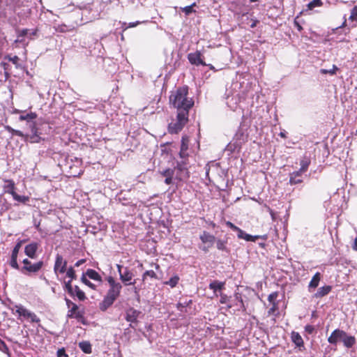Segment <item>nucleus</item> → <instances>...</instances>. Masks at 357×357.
Returning <instances> with one entry per match:
<instances>
[{"label":"nucleus","mask_w":357,"mask_h":357,"mask_svg":"<svg viewBox=\"0 0 357 357\" xmlns=\"http://www.w3.org/2000/svg\"><path fill=\"white\" fill-rule=\"evenodd\" d=\"M188 86L184 85L171 91L169 105L176 109L175 121L169 123L167 128L172 135L178 134L188 122L189 112L195 104L193 99L188 97Z\"/></svg>","instance_id":"1"},{"label":"nucleus","mask_w":357,"mask_h":357,"mask_svg":"<svg viewBox=\"0 0 357 357\" xmlns=\"http://www.w3.org/2000/svg\"><path fill=\"white\" fill-rule=\"evenodd\" d=\"M106 280L109 284V288L107 291L103 300L99 303V309L105 312L110 307L114 301L119 297L122 285L117 282L112 276L106 278Z\"/></svg>","instance_id":"2"},{"label":"nucleus","mask_w":357,"mask_h":357,"mask_svg":"<svg viewBox=\"0 0 357 357\" xmlns=\"http://www.w3.org/2000/svg\"><path fill=\"white\" fill-rule=\"evenodd\" d=\"M328 342L335 346L339 342H342L346 348L350 349L356 344V340L354 336L349 335L344 331L337 328L331 333V335L328 337Z\"/></svg>","instance_id":"3"},{"label":"nucleus","mask_w":357,"mask_h":357,"mask_svg":"<svg viewBox=\"0 0 357 357\" xmlns=\"http://www.w3.org/2000/svg\"><path fill=\"white\" fill-rule=\"evenodd\" d=\"M23 266L20 268V271L25 275L33 276L43 268L44 262L39 260L35 263H32L29 259H24L22 261Z\"/></svg>","instance_id":"4"},{"label":"nucleus","mask_w":357,"mask_h":357,"mask_svg":"<svg viewBox=\"0 0 357 357\" xmlns=\"http://www.w3.org/2000/svg\"><path fill=\"white\" fill-rule=\"evenodd\" d=\"M15 310V314H17L19 317H23L27 320H29L31 323H39L40 319L38 316L34 313L26 309L22 305H15L13 311Z\"/></svg>","instance_id":"5"},{"label":"nucleus","mask_w":357,"mask_h":357,"mask_svg":"<svg viewBox=\"0 0 357 357\" xmlns=\"http://www.w3.org/2000/svg\"><path fill=\"white\" fill-rule=\"evenodd\" d=\"M185 161L178 162L174 171L176 170V178L179 181H187L190 178V172Z\"/></svg>","instance_id":"6"},{"label":"nucleus","mask_w":357,"mask_h":357,"mask_svg":"<svg viewBox=\"0 0 357 357\" xmlns=\"http://www.w3.org/2000/svg\"><path fill=\"white\" fill-rule=\"evenodd\" d=\"M25 241L19 240L15 245L14 246L10 257V261L9 262L10 266L15 269H20L17 259L20 252V250Z\"/></svg>","instance_id":"7"},{"label":"nucleus","mask_w":357,"mask_h":357,"mask_svg":"<svg viewBox=\"0 0 357 357\" xmlns=\"http://www.w3.org/2000/svg\"><path fill=\"white\" fill-rule=\"evenodd\" d=\"M67 261L63 259V257L57 254L55 259V263L54 265V272L55 274H63L66 271Z\"/></svg>","instance_id":"8"},{"label":"nucleus","mask_w":357,"mask_h":357,"mask_svg":"<svg viewBox=\"0 0 357 357\" xmlns=\"http://www.w3.org/2000/svg\"><path fill=\"white\" fill-rule=\"evenodd\" d=\"M202 54L199 51L191 52L188 54V59L192 65L195 66H207L202 59Z\"/></svg>","instance_id":"9"},{"label":"nucleus","mask_w":357,"mask_h":357,"mask_svg":"<svg viewBox=\"0 0 357 357\" xmlns=\"http://www.w3.org/2000/svg\"><path fill=\"white\" fill-rule=\"evenodd\" d=\"M134 275L132 271L128 268L125 267L123 268V273L119 275L120 280L125 285H130L135 284L134 282H131Z\"/></svg>","instance_id":"10"},{"label":"nucleus","mask_w":357,"mask_h":357,"mask_svg":"<svg viewBox=\"0 0 357 357\" xmlns=\"http://www.w3.org/2000/svg\"><path fill=\"white\" fill-rule=\"evenodd\" d=\"M140 312L134 309L133 307L128 308L126 312V320L128 322L135 323L137 321V318Z\"/></svg>","instance_id":"11"},{"label":"nucleus","mask_w":357,"mask_h":357,"mask_svg":"<svg viewBox=\"0 0 357 357\" xmlns=\"http://www.w3.org/2000/svg\"><path fill=\"white\" fill-rule=\"evenodd\" d=\"M38 248L37 243H31L25 246L24 253L31 259H35L36 257V252Z\"/></svg>","instance_id":"12"},{"label":"nucleus","mask_w":357,"mask_h":357,"mask_svg":"<svg viewBox=\"0 0 357 357\" xmlns=\"http://www.w3.org/2000/svg\"><path fill=\"white\" fill-rule=\"evenodd\" d=\"M4 185L3 186L5 193L13 195L15 192V183L12 179H3Z\"/></svg>","instance_id":"13"},{"label":"nucleus","mask_w":357,"mask_h":357,"mask_svg":"<svg viewBox=\"0 0 357 357\" xmlns=\"http://www.w3.org/2000/svg\"><path fill=\"white\" fill-rule=\"evenodd\" d=\"M303 174V173L299 170L291 173L289 174V183L291 185L301 183L303 182V179L301 178Z\"/></svg>","instance_id":"14"},{"label":"nucleus","mask_w":357,"mask_h":357,"mask_svg":"<svg viewBox=\"0 0 357 357\" xmlns=\"http://www.w3.org/2000/svg\"><path fill=\"white\" fill-rule=\"evenodd\" d=\"M332 290V286L325 285L318 289L317 291L314 294L316 298H321L328 295Z\"/></svg>","instance_id":"15"},{"label":"nucleus","mask_w":357,"mask_h":357,"mask_svg":"<svg viewBox=\"0 0 357 357\" xmlns=\"http://www.w3.org/2000/svg\"><path fill=\"white\" fill-rule=\"evenodd\" d=\"M321 279V273L319 272H317L313 275L312 278L311 279L310 282H309L308 289L310 291H311V289H314L319 286Z\"/></svg>","instance_id":"16"},{"label":"nucleus","mask_w":357,"mask_h":357,"mask_svg":"<svg viewBox=\"0 0 357 357\" xmlns=\"http://www.w3.org/2000/svg\"><path fill=\"white\" fill-rule=\"evenodd\" d=\"M225 282L213 280L209 284L208 287L210 289L213 290L214 293H215L217 291H221L225 289Z\"/></svg>","instance_id":"17"},{"label":"nucleus","mask_w":357,"mask_h":357,"mask_svg":"<svg viewBox=\"0 0 357 357\" xmlns=\"http://www.w3.org/2000/svg\"><path fill=\"white\" fill-rule=\"evenodd\" d=\"M200 240L203 243H209L212 245L215 241V237L207 231H204L200 235Z\"/></svg>","instance_id":"18"},{"label":"nucleus","mask_w":357,"mask_h":357,"mask_svg":"<svg viewBox=\"0 0 357 357\" xmlns=\"http://www.w3.org/2000/svg\"><path fill=\"white\" fill-rule=\"evenodd\" d=\"M291 338L292 342L296 345V347H304L303 340L298 333L293 331L291 335Z\"/></svg>","instance_id":"19"},{"label":"nucleus","mask_w":357,"mask_h":357,"mask_svg":"<svg viewBox=\"0 0 357 357\" xmlns=\"http://www.w3.org/2000/svg\"><path fill=\"white\" fill-rule=\"evenodd\" d=\"M84 274L88 276L91 280L100 282H102V277L96 271L93 269L89 268Z\"/></svg>","instance_id":"20"},{"label":"nucleus","mask_w":357,"mask_h":357,"mask_svg":"<svg viewBox=\"0 0 357 357\" xmlns=\"http://www.w3.org/2000/svg\"><path fill=\"white\" fill-rule=\"evenodd\" d=\"M79 347L85 354H89L92 352L91 344L89 342L83 341L79 342Z\"/></svg>","instance_id":"21"},{"label":"nucleus","mask_w":357,"mask_h":357,"mask_svg":"<svg viewBox=\"0 0 357 357\" xmlns=\"http://www.w3.org/2000/svg\"><path fill=\"white\" fill-rule=\"evenodd\" d=\"M38 115L36 112H29L25 115H20L19 117L20 121H26L29 122L32 120H34L37 118Z\"/></svg>","instance_id":"22"},{"label":"nucleus","mask_w":357,"mask_h":357,"mask_svg":"<svg viewBox=\"0 0 357 357\" xmlns=\"http://www.w3.org/2000/svg\"><path fill=\"white\" fill-rule=\"evenodd\" d=\"M310 164V160L309 158L304 157L300 162L301 168L299 169L300 172L305 173Z\"/></svg>","instance_id":"23"},{"label":"nucleus","mask_w":357,"mask_h":357,"mask_svg":"<svg viewBox=\"0 0 357 357\" xmlns=\"http://www.w3.org/2000/svg\"><path fill=\"white\" fill-rule=\"evenodd\" d=\"M40 131L43 132V135H50L52 131V128L50 126V123L47 122H43L40 123Z\"/></svg>","instance_id":"24"},{"label":"nucleus","mask_w":357,"mask_h":357,"mask_svg":"<svg viewBox=\"0 0 357 357\" xmlns=\"http://www.w3.org/2000/svg\"><path fill=\"white\" fill-rule=\"evenodd\" d=\"M73 291L75 293V296H77V298L79 301H84L86 298V296L84 291H82L78 286H75L73 289Z\"/></svg>","instance_id":"25"},{"label":"nucleus","mask_w":357,"mask_h":357,"mask_svg":"<svg viewBox=\"0 0 357 357\" xmlns=\"http://www.w3.org/2000/svg\"><path fill=\"white\" fill-rule=\"evenodd\" d=\"M179 280H180V278H179L178 275H175L173 277H172L169 280L165 281L164 282V284L166 285H169L172 288H174L178 284Z\"/></svg>","instance_id":"26"},{"label":"nucleus","mask_w":357,"mask_h":357,"mask_svg":"<svg viewBox=\"0 0 357 357\" xmlns=\"http://www.w3.org/2000/svg\"><path fill=\"white\" fill-rule=\"evenodd\" d=\"M72 281L73 280H69L68 281L64 282L63 288L70 296L75 297V293L73 291L74 287L72 285Z\"/></svg>","instance_id":"27"},{"label":"nucleus","mask_w":357,"mask_h":357,"mask_svg":"<svg viewBox=\"0 0 357 357\" xmlns=\"http://www.w3.org/2000/svg\"><path fill=\"white\" fill-rule=\"evenodd\" d=\"M30 128H31V135H35L37 134L43 135V132L40 130V124H38L36 122H33L30 125Z\"/></svg>","instance_id":"28"},{"label":"nucleus","mask_w":357,"mask_h":357,"mask_svg":"<svg viewBox=\"0 0 357 357\" xmlns=\"http://www.w3.org/2000/svg\"><path fill=\"white\" fill-rule=\"evenodd\" d=\"M13 198L18 202H20V203H22V204H26V202H28L29 201V197L28 196H24V195H19L18 194H17L16 192H15L13 195H12Z\"/></svg>","instance_id":"29"},{"label":"nucleus","mask_w":357,"mask_h":357,"mask_svg":"<svg viewBox=\"0 0 357 357\" xmlns=\"http://www.w3.org/2000/svg\"><path fill=\"white\" fill-rule=\"evenodd\" d=\"M267 238L266 235H264V236H252V235H250L248 234H245V235L244 236V240H245L246 241H252V242H255L258 238H263L264 240H266Z\"/></svg>","instance_id":"30"},{"label":"nucleus","mask_w":357,"mask_h":357,"mask_svg":"<svg viewBox=\"0 0 357 357\" xmlns=\"http://www.w3.org/2000/svg\"><path fill=\"white\" fill-rule=\"evenodd\" d=\"M84 312L83 311H77V312L74 314V317L78 321L81 322L82 324L86 325V321L84 316Z\"/></svg>","instance_id":"31"},{"label":"nucleus","mask_w":357,"mask_h":357,"mask_svg":"<svg viewBox=\"0 0 357 357\" xmlns=\"http://www.w3.org/2000/svg\"><path fill=\"white\" fill-rule=\"evenodd\" d=\"M322 6L323 2L321 0H312L307 5V7L308 10H312L316 7H321Z\"/></svg>","instance_id":"32"},{"label":"nucleus","mask_w":357,"mask_h":357,"mask_svg":"<svg viewBox=\"0 0 357 357\" xmlns=\"http://www.w3.org/2000/svg\"><path fill=\"white\" fill-rule=\"evenodd\" d=\"M147 277L158 279L157 274L153 270L146 271L142 275V281H145Z\"/></svg>","instance_id":"33"},{"label":"nucleus","mask_w":357,"mask_h":357,"mask_svg":"<svg viewBox=\"0 0 357 357\" xmlns=\"http://www.w3.org/2000/svg\"><path fill=\"white\" fill-rule=\"evenodd\" d=\"M0 66L3 68L4 70V75L6 79H8L10 76V66L8 63L6 62H1Z\"/></svg>","instance_id":"34"},{"label":"nucleus","mask_w":357,"mask_h":357,"mask_svg":"<svg viewBox=\"0 0 357 357\" xmlns=\"http://www.w3.org/2000/svg\"><path fill=\"white\" fill-rule=\"evenodd\" d=\"M66 276L70 278V280H73L77 278V275L75 271L73 266H70L68 268H66Z\"/></svg>","instance_id":"35"},{"label":"nucleus","mask_w":357,"mask_h":357,"mask_svg":"<svg viewBox=\"0 0 357 357\" xmlns=\"http://www.w3.org/2000/svg\"><path fill=\"white\" fill-rule=\"evenodd\" d=\"M81 281L82 282H83L85 285L88 286L89 287H90L91 289H93L95 290L96 289V286L93 284L92 282H91L87 278H86V275H84V273L82 274V277H81Z\"/></svg>","instance_id":"36"},{"label":"nucleus","mask_w":357,"mask_h":357,"mask_svg":"<svg viewBox=\"0 0 357 357\" xmlns=\"http://www.w3.org/2000/svg\"><path fill=\"white\" fill-rule=\"evenodd\" d=\"M43 135H30L29 139L31 143H40L41 141H44L45 138L42 137Z\"/></svg>","instance_id":"37"},{"label":"nucleus","mask_w":357,"mask_h":357,"mask_svg":"<svg viewBox=\"0 0 357 357\" xmlns=\"http://www.w3.org/2000/svg\"><path fill=\"white\" fill-rule=\"evenodd\" d=\"M338 70V68L335 65H333V68L331 70L326 69H321L320 72L323 75L330 74L331 75H334L336 74V72Z\"/></svg>","instance_id":"38"},{"label":"nucleus","mask_w":357,"mask_h":357,"mask_svg":"<svg viewBox=\"0 0 357 357\" xmlns=\"http://www.w3.org/2000/svg\"><path fill=\"white\" fill-rule=\"evenodd\" d=\"M6 128L13 135H16V136L21 137H24V135L20 130L13 129V128H11L10 126H6Z\"/></svg>","instance_id":"39"},{"label":"nucleus","mask_w":357,"mask_h":357,"mask_svg":"<svg viewBox=\"0 0 357 357\" xmlns=\"http://www.w3.org/2000/svg\"><path fill=\"white\" fill-rule=\"evenodd\" d=\"M189 146V139L187 136H183L181 138V149L188 151Z\"/></svg>","instance_id":"40"},{"label":"nucleus","mask_w":357,"mask_h":357,"mask_svg":"<svg viewBox=\"0 0 357 357\" xmlns=\"http://www.w3.org/2000/svg\"><path fill=\"white\" fill-rule=\"evenodd\" d=\"M196 6L195 3H193L190 6H188L183 8H181V10L186 15H189L190 13L195 12V10H193V7Z\"/></svg>","instance_id":"41"},{"label":"nucleus","mask_w":357,"mask_h":357,"mask_svg":"<svg viewBox=\"0 0 357 357\" xmlns=\"http://www.w3.org/2000/svg\"><path fill=\"white\" fill-rule=\"evenodd\" d=\"M70 308V309L68 312V317L73 318L74 314L79 310V307L77 304H73Z\"/></svg>","instance_id":"42"},{"label":"nucleus","mask_w":357,"mask_h":357,"mask_svg":"<svg viewBox=\"0 0 357 357\" xmlns=\"http://www.w3.org/2000/svg\"><path fill=\"white\" fill-rule=\"evenodd\" d=\"M216 247L219 250L227 251V249L226 247V242L224 241H222L220 239H218L217 241Z\"/></svg>","instance_id":"43"},{"label":"nucleus","mask_w":357,"mask_h":357,"mask_svg":"<svg viewBox=\"0 0 357 357\" xmlns=\"http://www.w3.org/2000/svg\"><path fill=\"white\" fill-rule=\"evenodd\" d=\"M160 174L162 176H165V178L173 177V176L174 174V169L168 168V169H166L163 170L162 172H161Z\"/></svg>","instance_id":"44"},{"label":"nucleus","mask_w":357,"mask_h":357,"mask_svg":"<svg viewBox=\"0 0 357 357\" xmlns=\"http://www.w3.org/2000/svg\"><path fill=\"white\" fill-rule=\"evenodd\" d=\"M278 296V292L274 291L270 294L268 296V301L273 305V303H278L275 301Z\"/></svg>","instance_id":"45"},{"label":"nucleus","mask_w":357,"mask_h":357,"mask_svg":"<svg viewBox=\"0 0 357 357\" xmlns=\"http://www.w3.org/2000/svg\"><path fill=\"white\" fill-rule=\"evenodd\" d=\"M235 298L238 301V302L239 303V307L243 311H245V305L243 303V298H242L241 295L240 294H238V293H236L235 294Z\"/></svg>","instance_id":"46"},{"label":"nucleus","mask_w":357,"mask_h":357,"mask_svg":"<svg viewBox=\"0 0 357 357\" xmlns=\"http://www.w3.org/2000/svg\"><path fill=\"white\" fill-rule=\"evenodd\" d=\"M220 303L221 304H227L229 301L230 297H229L227 294L220 293Z\"/></svg>","instance_id":"47"},{"label":"nucleus","mask_w":357,"mask_h":357,"mask_svg":"<svg viewBox=\"0 0 357 357\" xmlns=\"http://www.w3.org/2000/svg\"><path fill=\"white\" fill-rule=\"evenodd\" d=\"M349 20L354 21L357 20V6H355L351 10Z\"/></svg>","instance_id":"48"},{"label":"nucleus","mask_w":357,"mask_h":357,"mask_svg":"<svg viewBox=\"0 0 357 357\" xmlns=\"http://www.w3.org/2000/svg\"><path fill=\"white\" fill-rule=\"evenodd\" d=\"M278 309V303H273L272 307L268 310V314L271 315L273 314Z\"/></svg>","instance_id":"49"},{"label":"nucleus","mask_w":357,"mask_h":357,"mask_svg":"<svg viewBox=\"0 0 357 357\" xmlns=\"http://www.w3.org/2000/svg\"><path fill=\"white\" fill-rule=\"evenodd\" d=\"M63 356L68 357V356L66 353L64 348L59 349L57 351V357H63Z\"/></svg>","instance_id":"50"},{"label":"nucleus","mask_w":357,"mask_h":357,"mask_svg":"<svg viewBox=\"0 0 357 357\" xmlns=\"http://www.w3.org/2000/svg\"><path fill=\"white\" fill-rule=\"evenodd\" d=\"M298 18V16H297L294 21V26L296 27L298 31H303V26L300 24V23L297 21V19Z\"/></svg>","instance_id":"51"},{"label":"nucleus","mask_w":357,"mask_h":357,"mask_svg":"<svg viewBox=\"0 0 357 357\" xmlns=\"http://www.w3.org/2000/svg\"><path fill=\"white\" fill-rule=\"evenodd\" d=\"M305 331L309 333L312 334L314 331V327L312 325H306L305 326Z\"/></svg>","instance_id":"52"},{"label":"nucleus","mask_w":357,"mask_h":357,"mask_svg":"<svg viewBox=\"0 0 357 357\" xmlns=\"http://www.w3.org/2000/svg\"><path fill=\"white\" fill-rule=\"evenodd\" d=\"M19 57L17 56H14L12 57V59H11V62L15 65L16 68H18L20 64H19Z\"/></svg>","instance_id":"53"},{"label":"nucleus","mask_w":357,"mask_h":357,"mask_svg":"<svg viewBox=\"0 0 357 357\" xmlns=\"http://www.w3.org/2000/svg\"><path fill=\"white\" fill-rule=\"evenodd\" d=\"M226 225L227 227H229L230 229H231L233 231H236L238 229V227L237 226H236L234 224H233L232 222H229V221H227L226 222Z\"/></svg>","instance_id":"54"},{"label":"nucleus","mask_w":357,"mask_h":357,"mask_svg":"<svg viewBox=\"0 0 357 357\" xmlns=\"http://www.w3.org/2000/svg\"><path fill=\"white\" fill-rule=\"evenodd\" d=\"M28 32H29V29H22L21 30L19 33H18V37L19 38H23L24 36H26L27 34H28Z\"/></svg>","instance_id":"55"},{"label":"nucleus","mask_w":357,"mask_h":357,"mask_svg":"<svg viewBox=\"0 0 357 357\" xmlns=\"http://www.w3.org/2000/svg\"><path fill=\"white\" fill-rule=\"evenodd\" d=\"M179 156L181 158L187 159V158L188 157V153H187V151L180 149Z\"/></svg>","instance_id":"56"},{"label":"nucleus","mask_w":357,"mask_h":357,"mask_svg":"<svg viewBox=\"0 0 357 357\" xmlns=\"http://www.w3.org/2000/svg\"><path fill=\"white\" fill-rule=\"evenodd\" d=\"M236 231H237V232H238L237 236H238V238H241V239H243V238H244V236H245V234H246V233H245V231H243L241 229H240V228L238 227V230H236Z\"/></svg>","instance_id":"57"},{"label":"nucleus","mask_w":357,"mask_h":357,"mask_svg":"<svg viewBox=\"0 0 357 357\" xmlns=\"http://www.w3.org/2000/svg\"><path fill=\"white\" fill-rule=\"evenodd\" d=\"M85 262H86V259H79V260H78V261L75 264V267H79V266H81L82 264H84Z\"/></svg>","instance_id":"58"},{"label":"nucleus","mask_w":357,"mask_h":357,"mask_svg":"<svg viewBox=\"0 0 357 357\" xmlns=\"http://www.w3.org/2000/svg\"><path fill=\"white\" fill-rule=\"evenodd\" d=\"M188 303H178L177 304V309L180 311H183V308H184Z\"/></svg>","instance_id":"59"},{"label":"nucleus","mask_w":357,"mask_h":357,"mask_svg":"<svg viewBox=\"0 0 357 357\" xmlns=\"http://www.w3.org/2000/svg\"><path fill=\"white\" fill-rule=\"evenodd\" d=\"M172 180H173V177H167L165 178V183L167 184V185H170L172 183Z\"/></svg>","instance_id":"60"},{"label":"nucleus","mask_w":357,"mask_h":357,"mask_svg":"<svg viewBox=\"0 0 357 357\" xmlns=\"http://www.w3.org/2000/svg\"><path fill=\"white\" fill-rule=\"evenodd\" d=\"M65 301H66V305L68 306V308H70L71 306H73V304H75L73 302H72L68 298H66Z\"/></svg>","instance_id":"61"},{"label":"nucleus","mask_w":357,"mask_h":357,"mask_svg":"<svg viewBox=\"0 0 357 357\" xmlns=\"http://www.w3.org/2000/svg\"><path fill=\"white\" fill-rule=\"evenodd\" d=\"M140 22H130L128 24V26L129 28H131V27H135L137 25H138Z\"/></svg>","instance_id":"62"},{"label":"nucleus","mask_w":357,"mask_h":357,"mask_svg":"<svg viewBox=\"0 0 357 357\" xmlns=\"http://www.w3.org/2000/svg\"><path fill=\"white\" fill-rule=\"evenodd\" d=\"M352 248L354 250L357 251V237L355 238L354 244L352 245Z\"/></svg>","instance_id":"63"},{"label":"nucleus","mask_w":357,"mask_h":357,"mask_svg":"<svg viewBox=\"0 0 357 357\" xmlns=\"http://www.w3.org/2000/svg\"><path fill=\"white\" fill-rule=\"evenodd\" d=\"M116 268H117V270H118V272L119 273V275L123 273L122 272V270H123V266L120 265V264H117L116 265Z\"/></svg>","instance_id":"64"}]
</instances>
